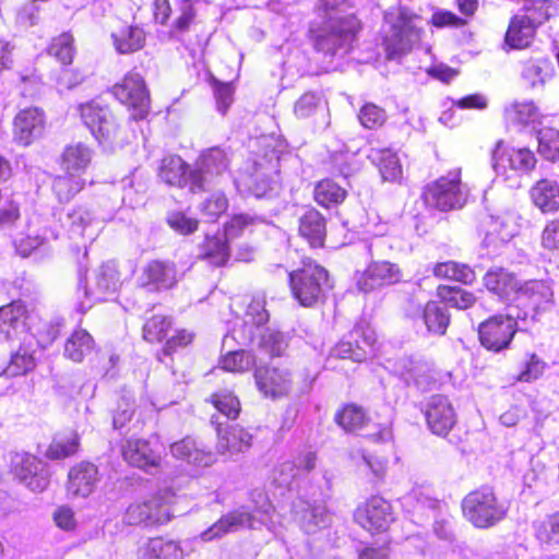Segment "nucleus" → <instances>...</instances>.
I'll return each instance as SVG.
<instances>
[{
	"label": "nucleus",
	"instance_id": "f257e3e1",
	"mask_svg": "<svg viewBox=\"0 0 559 559\" xmlns=\"http://www.w3.org/2000/svg\"><path fill=\"white\" fill-rule=\"evenodd\" d=\"M347 8L346 0H319L317 10L323 21L314 40L318 51L331 57L350 51L359 23Z\"/></svg>",
	"mask_w": 559,
	"mask_h": 559
},
{
	"label": "nucleus",
	"instance_id": "f03ea898",
	"mask_svg": "<svg viewBox=\"0 0 559 559\" xmlns=\"http://www.w3.org/2000/svg\"><path fill=\"white\" fill-rule=\"evenodd\" d=\"M36 316L27 312L22 301H13L0 308V341H19L31 344L36 340L41 347L47 346L57 337V330L53 326L44 325L41 330L34 321Z\"/></svg>",
	"mask_w": 559,
	"mask_h": 559
},
{
	"label": "nucleus",
	"instance_id": "7ed1b4c3",
	"mask_svg": "<svg viewBox=\"0 0 559 559\" xmlns=\"http://www.w3.org/2000/svg\"><path fill=\"white\" fill-rule=\"evenodd\" d=\"M258 496L263 501L261 506L255 507L254 513H251L246 507L227 512L202 532L200 538L203 542H211L242 528L257 530L258 524L266 526L269 531H275L276 525L280 524V521L275 519V510L262 492H259Z\"/></svg>",
	"mask_w": 559,
	"mask_h": 559
},
{
	"label": "nucleus",
	"instance_id": "20e7f679",
	"mask_svg": "<svg viewBox=\"0 0 559 559\" xmlns=\"http://www.w3.org/2000/svg\"><path fill=\"white\" fill-rule=\"evenodd\" d=\"M390 24V32L384 38L386 57L397 59L419 43L421 28L418 26L421 17L411 9L403 5L393 7L384 14Z\"/></svg>",
	"mask_w": 559,
	"mask_h": 559
},
{
	"label": "nucleus",
	"instance_id": "39448f33",
	"mask_svg": "<svg viewBox=\"0 0 559 559\" xmlns=\"http://www.w3.org/2000/svg\"><path fill=\"white\" fill-rule=\"evenodd\" d=\"M462 512L474 527L487 530L506 519L508 506L498 498L492 488L481 487L464 497Z\"/></svg>",
	"mask_w": 559,
	"mask_h": 559
},
{
	"label": "nucleus",
	"instance_id": "423d86ee",
	"mask_svg": "<svg viewBox=\"0 0 559 559\" xmlns=\"http://www.w3.org/2000/svg\"><path fill=\"white\" fill-rule=\"evenodd\" d=\"M289 284L294 298L304 307L323 301L332 289L328 271L314 262L290 272Z\"/></svg>",
	"mask_w": 559,
	"mask_h": 559
},
{
	"label": "nucleus",
	"instance_id": "0eeeda50",
	"mask_svg": "<svg viewBox=\"0 0 559 559\" xmlns=\"http://www.w3.org/2000/svg\"><path fill=\"white\" fill-rule=\"evenodd\" d=\"M467 195L459 168L428 185L423 194L427 205L440 211L461 209L466 203Z\"/></svg>",
	"mask_w": 559,
	"mask_h": 559
},
{
	"label": "nucleus",
	"instance_id": "6e6552de",
	"mask_svg": "<svg viewBox=\"0 0 559 559\" xmlns=\"http://www.w3.org/2000/svg\"><path fill=\"white\" fill-rule=\"evenodd\" d=\"M527 320V312L521 316L509 312L506 316H492L478 326L480 344L489 350L501 352L509 347L515 332L522 330L520 321Z\"/></svg>",
	"mask_w": 559,
	"mask_h": 559
},
{
	"label": "nucleus",
	"instance_id": "1a4fd4ad",
	"mask_svg": "<svg viewBox=\"0 0 559 559\" xmlns=\"http://www.w3.org/2000/svg\"><path fill=\"white\" fill-rule=\"evenodd\" d=\"M230 154L218 146L203 151L192 168V192H200L223 176L229 167Z\"/></svg>",
	"mask_w": 559,
	"mask_h": 559
},
{
	"label": "nucleus",
	"instance_id": "9d476101",
	"mask_svg": "<svg viewBox=\"0 0 559 559\" xmlns=\"http://www.w3.org/2000/svg\"><path fill=\"white\" fill-rule=\"evenodd\" d=\"M503 148V141H498L492 151L491 163L497 177L504 181L513 180L519 174L530 173L536 165L534 153L527 148Z\"/></svg>",
	"mask_w": 559,
	"mask_h": 559
},
{
	"label": "nucleus",
	"instance_id": "9b49d317",
	"mask_svg": "<svg viewBox=\"0 0 559 559\" xmlns=\"http://www.w3.org/2000/svg\"><path fill=\"white\" fill-rule=\"evenodd\" d=\"M114 96L134 110V119H143L150 109V96L145 82L136 72L127 73L121 82L112 87Z\"/></svg>",
	"mask_w": 559,
	"mask_h": 559
},
{
	"label": "nucleus",
	"instance_id": "f8f14e48",
	"mask_svg": "<svg viewBox=\"0 0 559 559\" xmlns=\"http://www.w3.org/2000/svg\"><path fill=\"white\" fill-rule=\"evenodd\" d=\"M170 497L154 496L143 502L131 503L124 513L123 522L128 525H162L170 521Z\"/></svg>",
	"mask_w": 559,
	"mask_h": 559
},
{
	"label": "nucleus",
	"instance_id": "ddd939ff",
	"mask_svg": "<svg viewBox=\"0 0 559 559\" xmlns=\"http://www.w3.org/2000/svg\"><path fill=\"white\" fill-rule=\"evenodd\" d=\"M515 301L519 308H524L521 316L527 312V319L537 320V316L548 311L554 305V292L544 281H528L516 290Z\"/></svg>",
	"mask_w": 559,
	"mask_h": 559
},
{
	"label": "nucleus",
	"instance_id": "4468645a",
	"mask_svg": "<svg viewBox=\"0 0 559 559\" xmlns=\"http://www.w3.org/2000/svg\"><path fill=\"white\" fill-rule=\"evenodd\" d=\"M12 474L34 492L44 491L49 485L46 464L29 453H14L11 457Z\"/></svg>",
	"mask_w": 559,
	"mask_h": 559
},
{
	"label": "nucleus",
	"instance_id": "2eb2a0df",
	"mask_svg": "<svg viewBox=\"0 0 559 559\" xmlns=\"http://www.w3.org/2000/svg\"><path fill=\"white\" fill-rule=\"evenodd\" d=\"M119 274L115 263L108 262L99 266L95 272L93 286H79L78 294L83 293L85 300L80 301L79 310L85 312L92 307L93 301H102L108 295L114 294L119 287Z\"/></svg>",
	"mask_w": 559,
	"mask_h": 559
},
{
	"label": "nucleus",
	"instance_id": "dca6fc26",
	"mask_svg": "<svg viewBox=\"0 0 559 559\" xmlns=\"http://www.w3.org/2000/svg\"><path fill=\"white\" fill-rule=\"evenodd\" d=\"M354 519L371 534L384 532L393 521L392 507L382 497L373 496L356 509Z\"/></svg>",
	"mask_w": 559,
	"mask_h": 559
},
{
	"label": "nucleus",
	"instance_id": "f3484780",
	"mask_svg": "<svg viewBox=\"0 0 559 559\" xmlns=\"http://www.w3.org/2000/svg\"><path fill=\"white\" fill-rule=\"evenodd\" d=\"M521 216L513 210H501L490 214L484 221V242L488 247H498L510 241L520 231Z\"/></svg>",
	"mask_w": 559,
	"mask_h": 559
},
{
	"label": "nucleus",
	"instance_id": "a211bd4d",
	"mask_svg": "<svg viewBox=\"0 0 559 559\" xmlns=\"http://www.w3.org/2000/svg\"><path fill=\"white\" fill-rule=\"evenodd\" d=\"M350 338H355L356 344L352 341H341L330 353V358L350 359L356 362L364 361L372 352L376 344V333L371 329L356 326L350 334Z\"/></svg>",
	"mask_w": 559,
	"mask_h": 559
},
{
	"label": "nucleus",
	"instance_id": "6ab92c4d",
	"mask_svg": "<svg viewBox=\"0 0 559 559\" xmlns=\"http://www.w3.org/2000/svg\"><path fill=\"white\" fill-rule=\"evenodd\" d=\"M293 516L307 534L317 533L331 522V515L323 502H310L302 498L294 501Z\"/></svg>",
	"mask_w": 559,
	"mask_h": 559
},
{
	"label": "nucleus",
	"instance_id": "aec40b11",
	"mask_svg": "<svg viewBox=\"0 0 559 559\" xmlns=\"http://www.w3.org/2000/svg\"><path fill=\"white\" fill-rule=\"evenodd\" d=\"M402 277L396 264L388 261H373L357 275V287L360 292L369 293L383 286L397 283Z\"/></svg>",
	"mask_w": 559,
	"mask_h": 559
},
{
	"label": "nucleus",
	"instance_id": "412c9836",
	"mask_svg": "<svg viewBox=\"0 0 559 559\" xmlns=\"http://www.w3.org/2000/svg\"><path fill=\"white\" fill-rule=\"evenodd\" d=\"M402 507L413 514L424 516H436L447 510V504L432 497V490L429 487L418 486L401 498Z\"/></svg>",
	"mask_w": 559,
	"mask_h": 559
},
{
	"label": "nucleus",
	"instance_id": "4be33fe9",
	"mask_svg": "<svg viewBox=\"0 0 559 559\" xmlns=\"http://www.w3.org/2000/svg\"><path fill=\"white\" fill-rule=\"evenodd\" d=\"M45 129V114L37 107L22 109L14 118V138L22 145L31 144Z\"/></svg>",
	"mask_w": 559,
	"mask_h": 559
},
{
	"label": "nucleus",
	"instance_id": "5701e85b",
	"mask_svg": "<svg viewBox=\"0 0 559 559\" xmlns=\"http://www.w3.org/2000/svg\"><path fill=\"white\" fill-rule=\"evenodd\" d=\"M426 420L435 435H448L455 424V413L447 396L430 397L426 408Z\"/></svg>",
	"mask_w": 559,
	"mask_h": 559
},
{
	"label": "nucleus",
	"instance_id": "b1692460",
	"mask_svg": "<svg viewBox=\"0 0 559 559\" xmlns=\"http://www.w3.org/2000/svg\"><path fill=\"white\" fill-rule=\"evenodd\" d=\"M216 431V451L218 454L233 456L246 452L252 444L251 433L238 425L224 428L218 423Z\"/></svg>",
	"mask_w": 559,
	"mask_h": 559
},
{
	"label": "nucleus",
	"instance_id": "393cba45",
	"mask_svg": "<svg viewBox=\"0 0 559 559\" xmlns=\"http://www.w3.org/2000/svg\"><path fill=\"white\" fill-rule=\"evenodd\" d=\"M254 378L259 390L270 397L286 395L292 385L290 373L280 368H257Z\"/></svg>",
	"mask_w": 559,
	"mask_h": 559
},
{
	"label": "nucleus",
	"instance_id": "a878e982",
	"mask_svg": "<svg viewBox=\"0 0 559 559\" xmlns=\"http://www.w3.org/2000/svg\"><path fill=\"white\" fill-rule=\"evenodd\" d=\"M316 466V454L307 452L296 460L284 461L272 473L273 483L282 488H289L293 481L302 473L310 472Z\"/></svg>",
	"mask_w": 559,
	"mask_h": 559
},
{
	"label": "nucleus",
	"instance_id": "bb28decb",
	"mask_svg": "<svg viewBox=\"0 0 559 559\" xmlns=\"http://www.w3.org/2000/svg\"><path fill=\"white\" fill-rule=\"evenodd\" d=\"M123 459L133 466L152 473L157 468L160 456L151 443L142 439H130L122 450Z\"/></svg>",
	"mask_w": 559,
	"mask_h": 559
},
{
	"label": "nucleus",
	"instance_id": "cd10ccee",
	"mask_svg": "<svg viewBox=\"0 0 559 559\" xmlns=\"http://www.w3.org/2000/svg\"><path fill=\"white\" fill-rule=\"evenodd\" d=\"M170 452L174 457L194 466H210L215 462V454L190 437L173 443Z\"/></svg>",
	"mask_w": 559,
	"mask_h": 559
},
{
	"label": "nucleus",
	"instance_id": "c85d7f7f",
	"mask_svg": "<svg viewBox=\"0 0 559 559\" xmlns=\"http://www.w3.org/2000/svg\"><path fill=\"white\" fill-rule=\"evenodd\" d=\"M68 493L72 497H88L98 481V469L94 464L82 462L69 472Z\"/></svg>",
	"mask_w": 559,
	"mask_h": 559
},
{
	"label": "nucleus",
	"instance_id": "c756f323",
	"mask_svg": "<svg viewBox=\"0 0 559 559\" xmlns=\"http://www.w3.org/2000/svg\"><path fill=\"white\" fill-rule=\"evenodd\" d=\"M71 237L86 238L93 241L99 231V222L90 209L75 206L67 215V222Z\"/></svg>",
	"mask_w": 559,
	"mask_h": 559
},
{
	"label": "nucleus",
	"instance_id": "7c9ffc66",
	"mask_svg": "<svg viewBox=\"0 0 559 559\" xmlns=\"http://www.w3.org/2000/svg\"><path fill=\"white\" fill-rule=\"evenodd\" d=\"M241 343H251L261 353L270 357L281 356L287 347L286 340L282 333L263 326L248 334V336L245 335Z\"/></svg>",
	"mask_w": 559,
	"mask_h": 559
},
{
	"label": "nucleus",
	"instance_id": "2f4dec72",
	"mask_svg": "<svg viewBox=\"0 0 559 559\" xmlns=\"http://www.w3.org/2000/svg\"><path fill=\"white\" fill-rule=\"evenodd\" d=\"M159 177L167 185L188 187L192 192V168L177 155H170L162 160Z\"/></svg>",
	"mask_w": 559,
	"mask_h": 559
},
{
	"label": "nucleus",
	"instance_id": "473e14b6",
	"mask_svg": "<svg viewBox=\"0 0 559 559\" xmlns=\"http://www.w3.org/2000/svg\"><path fill=\"white\" fill-rule=\"evenodd\" d=\"M533 204L544 214L559 210V183L551 179L538 180L530 190Z\"/></svg>",
	"mask_w": 559,
	"mask_h": 559
},
{
	"label": "nucleus",
	"instance_id": "72a5a7b5",
	"mask_svg": "<svg viewBox=\"0 0 559 559\" xmlns=\"http://www.w3.org/2000/svg\"><path fill=\"white\" fill-rule=\"evenodd\" d=\"M538 24L540 22L534 21L528 15H515L509 24L504 39L506 44L516 49L528 46Z\"/></svg>",
	"mask_w": 559,
	"mask_h": 559
},
{
	"label": "nucleus",
	"instance_id": "f704fd0d",
	"mask_svg": "<svg viewBox=\"0 0 559 559\" xmlns=\"http://www.w3.org/2000/svg\"><path fill=\"white\" fill-rule=\"evenodd\" d=\"M111 39L117 52L121 55L133 53L144 47L146 34L138 25H126L112 32Z\"/></svg>",
	"mask_w": 559,
	"mask_h": 559
},
{
	"label": "nucleus",
	"instance_id": "c9c22d12",
	"mask_svg": "<svg viewBox=\"0 0 559 559\" xmlns=\"http://www.w3.org/2000/svg\"><path fill=\"white\" fill-rule=\"evenodd\" d=\"M177 282L175 265L167 262L152 261L143 271V285L155 289L171 288Z\"/></svg>",
	"mask_w": 559,
	"mask_h": 559
},
{
	"label": "nucleus",
	"instance_id": "e433bc0d",
	"mask_svg": "<svg viewBox=\"0 0 559 559\" xmlns=\"http://www.w3.org/2000/svg\"><path fill=\"white\" fill-rule=\"evenodd\" d=\"M183 555L179 543L163 537L150 538L139 548L141 559H182Z\"/></svg>",
	"mask_w": 559,
	"mask_h": 559
},
{
	"label": "nucleus",
	"instance_id": "4c0bfd02",
	"mask_svg": "<svg viewBox=\"0 0 559 559\" xmlns=\"http://www.w3.org/2000/svg\"><path fill=\"white\" fill-rule=\"evenodd\" d=\"M93 152L83 143L68 145L61 156V167L64 173L82 177L92 162Z\"/></svg>",
	"mask_w": 559,
	"mask_h": 559
},
{
	"label": "nucleus",
	"instance_id": "58836bf2",
	"mask_svg": "<svg viewBox=\"0 0 559 559\" xmlns=\"http://www.w3.org/2000/svg\"><path fill=\"white\" fill-rule=\"evenodd\" d=\"M484 284L501 299H508L519 289L514 275L502 267H492L484 276Z\"/></svg>",
	"mask_w": 559,
	"mask_h": 559
},
{
	"label": "nucleus",
	"instance_id": "ea45409f",
	"mask_svg": "<svg viewBox=\"0 0 559 559\" xmlns=\"http://www.w3.org/2000/svg\"><path fill=\"white\" fill-rule=\"evenodd\" d=\"M229 239L223 233L206 236L200 246V257L214 266L224 265L229 259Z\"/></svg>",
	"mask_w": 559,
	"mask_h": 559
},
{
	"label": "nucleus",
	"instance_id": "a19ab883",
	"mask_svg": "<svg viewBox=\"0 0 559 559\" xmlns=\"http://www.w3.org/2000/svg\"><path fill=\"white\" fill-rule=\"evenodd\" d=\"M299 233L311 246H322L325 236L324 217L314 209L307 210L299 219Z\"/></svg>",
	"mask_w": 559,
	"mask_h": 559
},
{
	"label": "nucleus",
	"instance_id": "79ce46f5",
	"mask_svg": "<svg viewBox=\"0 0 559 559\" xmlns=\"http://www.w3.org/2000/svg\"><path fill=\"white\" fill-rule=\"evenodd\" d=\"M369 159L378 167L383 180L395 181L402 175V166L394 152L389 148H372Z\"/></svg>",
	"mask_w": 559,
	"mask_h": 559
},
{
	"label": "nucleus",
	"instance_id": "37998d69",
	"mask_svg": "<svg viewBox=\"0 0 559 559\" xmlns=\"http://www.w3.org/2000/svg\"><path fill=\"white\" fill-rule=\"evenodd\" d=\"M94 346L91 334L83 330H75L64 344V356L74 362H81Z\"/></svg>",
	"mask_w": 559,
	"mask_h": 559
},
{
	"label": "nucleus",
	"instance_id": "c03bdc74",
	"mask_svg": "<svg viewBox=\"0 0 559 559\" xmlns=\"http://www.w3.org/2000/svg\"><path fill=\"white\" fill-rule=\"evenodd\" d=\"M506 119L515 127H526L539 121L540 112L533 102L513 103L504 110Z\"/></svg>",
	"mask_w": 559,
	"mask_h": 559
},
{
	"label": "nucleus",
	"instance_id": "a18cd8bd",
	"mask_svg": "<svg viewBox=\"0 0 559 559\" xmlns=\"http://www.w3.org/2000/svg\"><path fill=\"white\" fill-rule=\"evenodd\" d=\"M421 318L426 324L428 332L436 335H443L450 323V316L447 309L437 301L426 304Z\"/></svg>",
	"mask_w": 559,
	"mask_h": 559
},
{
	"label": "nucleus",
	"instance_id": "49530a36",
	"mask_svg": "<svg viewBox=\"0 0 559 559\" xmlns=\"http://www.w3.org/2000/svg\"><path fill=\"white\" fill-rule=\"evenodd\" d=\"M31 344L22 343L21 347L11 356L10 362L0 369V377L12 378L26 373L35 366L34 356L29 349Z\"/></svg>",
	"mask_w": 559,
	"mask_h": 559
},
{
	"label": "nucleus",
	"instance_id": "de8ad7c7",
	"mask_svg": "<svg viewBox=\"0 0 559 559\" xmlns=\"http://www.w3.org/2000/svg\"><path fill=\"white\" fill-rule=\"evenodd\" d=\"M85 180L76 174L56 176L52 180V191L59 202L66 203L72 200L84 187Z\"/></svg>",
	"mask_w": 559,
	"mask_h": 559
},
{
	"label": "nucleus",
	"instance_id": "09e8293b",
	"mask_svg": "<svg viewBox=\"0 0 559 559\" xmlns=\"http://www.w3.org/2000/svg\"><path fill=\"white\" fill-rule=\"evenodd\" d=\"M433 274L437 277L471 284L475 280V272L466 264L454 261L441 262L435 265Z\"/></svg>",
	"mask_w": 559,
	"mask_h": 559
},
{
	"label": "nucleus",
	"instance_id": "8fccbe9b",
	"mask_svg": "<svg viewBox=\"0 0 559 559\" xmlns=\"http://www.w3.org/2000/svg\"><path fill=\"white\" fill-rule=\"evenodd\" d=\"M346 194V190L331 179L319 181L314 188V200L324 207L342 203Z\"/></svg>",
	"mask_w": 559,
	"mask_h": 559
},
{
	"label": "nucleus",
	"instance_id": "3c124183",
	"mask_svg": "<svg viewBox=\"0 0 559 559\" xmlns=\"http://www.w3.org/2000/svg\"><path fill=\"white\" fill-rule=\"evenodd\" d=\"M255 362V357L242 349H228L219 360L223 370L239 373L251 370Z\"/></svg>",
	"mask_w": 559,
	"mask_h": 559
},
{
	"label": "nucleus",
	"instance_id": "603ef678",
	"mask_svg": "<svg viewBox=\"0 0 559 559\" xmlns=\"http://www.w3.org/2000/svg\"><path fill=\"white\" fill-rule=\"evenodd\" d=\"M79 112L84 124L91 133L102 124L106 117L111 112L108 106L102 104L98 99H93L79 106Z\"/></svg>",
	"mask_w": 559,
	"mask_h": 559
},
{
	"label": "nucleus",
	"instance_id": "864d4df0",
	"mask_svg": "<svg viewBox=\"0 0 559 559\" xmlns=\"http://www.w3.org/2000/svg\"><path fill=\"white\" fill-rule=\"evenodd\" d=\"M269 321V313L265 309V300L263 297H254L247 307L243 330L248 334L260 330V328Z\"/></svg>",
	"mask_w": 559,
	"mask_h": 559
},
{
	"label": "nucleus",
	"instance_id": "5fc2aeb1",
	"mask_svg": "<svg viewBox=\"0 0 559 559\" xmlns=\"http://www.w3.org/2000/svg\"><path fill=\"white\" fill-rule=\"evenodd\" d=\"M93 136L103 145H120L124 139L121 136V127L117 118L110 112L102 124L92 133Z\"/></svg>",
	"mask_w": 559,
	"mask_h": 559
},
{
	"label": "nucleus",
	"instance_id": "6e6d98bb",
	"mask_svg": "<svg viewBox=\"0 0 559 559\" xmlns=\"http://www.w3.org/2000/svg\"><path fill=\"white\" fill-rule=\"evenodd\" d=\"M79 449V436L70 432L68 436H58L46 450V456L50 460H62L73 455Z\"/></svg>",
	"mask_w": 559,
	"mask_h": 559
},
{
	"label": "nucleus",
	"instance_id": "4d7b16f0",
	"mask_svg": "<svg viewBox=\"0 0 559 559\" xmlns=\"http://www.w3.org/2000/svg\"><path fill=\"white\" fill-rule=\"evenodd\" d=\"M437 295L450 307L461 310L472 307L476 301V298L472 293L460 287L439 286Z\"/></svg>",
	"mask_w": 559,
	"mask_h": 559
},
{
	"label": "nucleus",
	"instance_id": "13d9d810",
	"mask_svg": "<svg viewBox=\"0 0 559 559\" xmlns=\"http://www.w3.org/2000/svg\"><path fill=\"white\" fill-rule=\"evenodd\" d=\"M536 538L548 546H559V512L534 523Z\"/></svg>",
	"mask_w": 559,
	"mask_h": 559
},
{
	"label": "nucleus",
	"instance_id": "bf43d9fd",
	"mask_svg": "<svg viewBox=\"0 0 559 559\" xmlns=\"http://www.w3.org/2000/svg\"><path fill=\"white\" fill-rule=\"evenodd\" d=\"M335 421L346 431H354L364 426L366 421L365 411L354 404L344 406L335 415Z\"/></svg>",
	"mask_w": 559,
	"mask_h": 559
},
{
	"label": "nucleus",
	"instance_id": "052dcab7",
	"mask_svg": "<svg viewBox=\"0 0 559 559\" xmlns=\"http://www.w3.org/2000/svg\"><path fill=\"white\" fill-rule=\"evenodd\" d=\"M538 152L548 160L559 158V131L552 128L542 129L538 132Z\"/></svg>",
	"mask_w": 559,
	"mask_h": 559
},
{
	"label": "nucleus",
	"instance_id": "680f3d73",
	"mask_svg": "<svg viewBox=\"0 0 559 559\" xmlns=\"http://www.w3.org/2000/svg\"><path fill=\"white\" fill-rule=\"evenodd\" d=\"M73 37L69 33H63L53 38L48 48L49 55L53 56L62 64H70L74 56Z\"/></svg>",
	"mask_w": 559,
	"mask_h": 559
},
{
	"label": "nucleus",
	"instance_id": "e2e57ef3",
	"mask_svg": "<svg viewBox=\"0 0 559 559\" xmlns=\"http://www.w3.org/2000/svg\"><path fill=\"white\" fill-rule=\"evenodd\" d=\"M549 66L550 63L546 59L530 60L524 64L522 76L532 87L543 85Z\"/></svg>",
	"mask_w": 559,
	"mask_h": 559
},
{
	"label": "nucleus",
	"instance_id": "0e129e2a",
	"mask_svg": "<svg viewBox=\"0 0 559 559\" xmlns=\"http://www.w3.org/2000/svg\"><path fill=\"white\" fill-rule=\"evenodd\" d=\"M215 408L229 419L237 418L240 412V402L231 392L223 391L211 396Z\"/></svg>",
	"mask_w": 559,
	"mask_h": 559
},
{
	"label": "nucleus",
	"instance_id": "69168bd1",
	"mask_svg": "<svg viewBox=\"0 0 559 559\" xmlns=\"http://www.w3.org/2000/svg\"><path fill=\"white\" fill-rule=\"evenodd\" d=\"M264 219L257 215L251 214H238L231 217V219L225 225L224 235L228 239L238 237L245 229L263 223Z\"/></svg>",
	"mask_w": 559,
	"mask_h": 559
},
{
	"label": "nucleus",
	"instance_id": "338daca9",
	"mask_svg": "<svg viewBox=\"0 0 559 559\" xmlns=\"http://www.w3.org/2000/svg\"><path fill=\"white\" fill-rule=\"evenodd\" d=\"M171 322L165 316H153L143 326V337L151 343L162 341Z\"/></svg>",
	"mask_w": 559,
	"mask_h": 559
},
{
	"label": "nucleus",
	"instance_id": "774afa93",
	"mask_svg": "<svg viewBox=\"0 0 559 559\" xmlns=\"http://www.w3.org/2000/svg\"><path fill=\"white\" fill-rule=\"evenodd\" d=\"M195 17V10L191 0L179 1V14L176 17L173 28L170 31L171 36H178L187 32Z\"/></svg>",
	"mask_w": 559,
	"mask_h": 559
}]
</instances>
